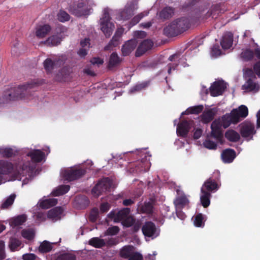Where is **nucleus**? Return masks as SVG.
<instances>
[{"mask_svg": "<svg viewBox=\"0 0 260 260\" xmlns=\"http://www.w3.org/2000/svg\"><path fill=\"white\" fill-rule=\"evenodd\" d=\"M27 156L30 157L33 162H40L44 158L45 153L40 150L35 149L28 152Z\"/></svg>", "mask_w": 260, "mask_h": 260, "instance_id": "obj_22", "label": "nucleus"}, {"mask_svg": "<svg viewBox=\"0 0 260 260\" xmlns=\"http://www.w3.org/2000/svg\"><path fill=\"white\" fill-rule=\"evenodd\" d=\"M76 255L70 253H64L58 256L55 260H76Z\"/></svg>", "mask_w": 260, "mask_h": 260, "instance_id": "obj_49", "label": "nucleus"}, {"mask_svg": "<svg viewBox=\"0 0 260 260\" xmlns=\"http://www.w3.org/2000/svg\"><path fill=\"white\" fill-rule=\"evenodd\" d=\"M218 188L216 181L213 178H209L204 182L201 189H203L205 191H208L211 193L212 192L216 191Z\"/></svg>", "mask_w": 260, "mask_h": 260, "instance_id": "obj_19", "label": "nucleus"}, {"mask_svg": "<svg viewBox=\"0 0 260 260\" xmlns=\"http://www.w3.org/2000/svg\"><path fill=\"white\" fill-rule=\"evenodd\" d=\"M41 84L38 81H34L6 90L3 95L0 96V106L8 104L12 101L28 98L31 95V90Z\"/></svg>", "mask_w": 260, "mask_h": 260, "instance_id": "obj_1", "label": "nucleus"}, {"mask_svg": "<svg viewBox=\"0 0 260 260\" xmlns=\"http://www.w3.org/2000/svg\"><path fill=\"white\" fill-rule=\"evenodd\" d=\"M236 156V152L232 149H226L221 153L222 161L225 163H231L233 162Z\"/></svg>", "mask_w": 260, "mask_h": 260, "instance_id": "obj_23", "label": "nucleus"}, {"mask_svg": "<svg viewBox=\"0 0 260 260\" xmlns=\"http://www.w3.org/2000/svg\"><path fill=\"white\" fill-rule=\"evenodd\" d=\"M232 111H235L237 115L238 123L240 121V118H244L248 114V109L245 105H241L237 109H234Z\"/></svg>", "mask_w": 260, "mask_h": 260, "instance_id": "obj_29", "label": "nucleus"}, {"mask_svg": "<svg viewBox=\"0 0 260 260\" xmlns=\"http://www.w3.org/2000/svg\"><path fill=\"white\" fill-rule=\"evenodd\" d=\"M52 249V246L50 243L47 241H43L40 245L39 250L42 253H47L50 251Z\"/></svg>", "mask_w": 260, "mask_h": 260, "instance_id": "obj_46", "label": "nucleus"}, {"mask_svg": "<svg viewBox=\"0 0 260 260\" xmlns=\"http://www.w3.org/2000/svg\"><path fill=\"white\" fill-rule=\"evenodd\" d=\"M67 71V69L63 68L58 72L57 75L56 80L58 81H61L63 80L64 75H66V72Z\"/></svg>", "mask_w": 260, "mask_h": 260, "instance_id": "obj_62", "label": "nucleus"}, {"mask_svg": "<svg viewBox=\"0 0 260 260\" xmlns=\"http://www.w3.org/2000/svg\"><path fill=\"white\" fill-rule=\"evenodd\" d=\"M235 111H231L230 113H227L223 115L220 118V123L223 128L228 127L231 123L236 124L237 122V118Z\"/></svg>", "mask_w": 260, "mask_h": 260, "instance_id": "obj_9", "label": "nucleus"}, {"mask_svg": "<svg viewBox=\"0 0 260 260\" xmlns=\"http://www.w3.org/2000/svg\"><path fill=\"white\" fill-rule=\"evenodd\" d=\"M91 10V6L84 0L75 2L69 8V11L72 14L79 17L89 15Z\"/></svg>", "mask_w": 260, "mask_h": 260, "instance_id": "obj_2", "label": "nucleus"}, {"mask_svg": "<svg viewBox=\"0 0 260 260\" xmlns=\"http://www.w3.org/2000/svg\"><path fill=\"white\" fill-rule=\"evenodd\" d=\"M239 131L241 136L247 140L253 139L256 134L254 124L249 121H245L239 125Z\"/></svg>", "mask_w": 260, "mask_h": 260, "instance_id": "obj_5", "label": "nucleus"}, {"mask_svg": "<svg viewBox=\"0 0 260 260\" xmlns=\"http://www.w3.org/2000/svg\"><path fill=\"white\" fill-rule=\"evenodd\" d=\"M6 257L5 242L3 241H0V260L4 259Z\"/></svg>", "mask_w": 260, "mask_h": 260, "instance_id": "obj_58", "label": "nucleus"}, {"mask_svg": "<svg viewBox=\"0 0 260 260\" xmlns=\"http://www.w3.org/2000/svg\"><path fill=\"white\" fill-rule=\"evenodd\" d=\"M254 51L250 49H246L240 54V57L242 60L248 61L252 60L254 55Z\"/></svg>", "mask_w": 260, "mask_h": 260, "instance_id": "obj_39", "label": "nucleus"}, {"mask_svg": "<svg viewBox=\"0 0 260 260\" xmlns=\"http://www.w3.org/2000/svg\"><path fill=\"white\" fill-rule=\"evenodd\" d=\"M22 236L28 240H31L35 237V233L32 229H24L21 231Z\"/></svg>", "mask_w": 260, "mask_h": 260, "instance_id": "obj_48", "label": "nucleus"}, {"mask_svg": "<svg viewBox=\"0 0 260 260\" xmlns=\"http://www.w3.org/2000/svg\"><path fill=\"white\" fill-rule=\"evenodd\" d=\"M222 127L220 123V118L215 119L211 125V137L221 143L223 139Z\"/></svg>", "mask_w": 260, "mask_h": 260, "instance_id": "obj_7", "label": "nucleus"}, {"mask_svg": "<svg viewBox=\"0 0 260 260\" xmlns=\"http://www.w3.org/2000/svg\"><path fill=\"white\" fill-rule=\"evenodd\" d=\"M203 144L205 147L209 149H215L217 148L216 143L210 140H206Z\"/></svg>", "mask_w": 260, "mask_h": 260, "instance_id": "obj_56", "label": "nucleus"}, {"mask_svg": "<svg viewBox=\"0 0 260 260\" xmlns=\"http://www.w3.org/2000/svg\"><path fill=\"white\" fill-rule=\"evenodd\" d=\"M88 244L96 248H101L106 245L105 240L99 237L91 238L89 240Z\"/></svg>", "mask_w": 260, "mask_h": 260, "instance_id": "obj_34", "label": "nucleus"}, {"mask_svg": "<svg viewBox=\"0 0 260 260\" xmlns=\"http://www.w3.org/2000/svg\"><path fill=\"white\" fill-rule=\"evenodd\" d=\"M16 151L11 148H0V154L5 158H10L16 155Z\"/></svg>", "mask_w": 260, "mask_h": 260, "instance_id": "obj_40", "label": "nucleus"}, {"mask_svg": "<svg viewBox=\"0 0 260 260\" xmlns=\"http://www.w3.org/2000/svg\"><path fill=\"white\" fill-rule=\"evenodd\" d=\"M119 231V229L117 226H113L109 228L105 232L106 235H115Z\"/></svg>", "mask_w": 260, "mask_h": 260, "instance_id": "obj_55", "label": "nucleus"}, {"mask_svg": "<svg viewBox=\"0 0 260 260\" xmlns=\"http://www.w3.org/2000/svg\"><path fill=\"white\" fill-rule=\"evenodd\" d=\"M128 260H143V256L139 252L135 251L128 258Z\"/></svg>", "mask_w": 260, "mask_h": 260, "instance_id": "obj_59", "label": "nucleus"}, {"mask_svg": "<svg viewBox=\"0 0 260 260\" xmlns=\"http://www.w3.org/2000/svg\"><path fill=\"white\" fill-rule=\"evenodd\" d=\"M137 7L134 3H131L125 6L124 9L120 13V16L123 20L130 19L134 14L135 10Z\"/></svg>", "mask_w": 260, "mask_h": 260, "instance_id": "obj_14", "label": "nucleus"}, {"mask_svg": "<svg viewBox=\"0 0 260 260\" xmlns=\"http://www.w3.org/2000/svg\"><path fill=\"white\" fill-rule=\"evenodd\" d=\"M16 195L12 194L10 195L7 199L3 202L1 205L2 209H6L10 207L14 203Z\"/></svg>", "mask_w": 260, "mask_h": 260, "instance_id": "obj_44", "label": "nucleus"}, {"mask_svg": "<svg viewBox=\"0 0 260 260\" xmlns=\"http://www.w3.org/2000/svg\"><path fill=\"white\" fill-rule=\"evenodd\" d=\"M122 220L123 225L126 228L131 227L135 222V219L132 216H128Z\"/></svg>", "mask_w": 260, "mask_h": 260, "instance_id": "obj_52", "label": "nucleus"}, {"mask_svg": "<svg viewBox=\"0 0 260 260\" xmlns=\"http://www.w3.org/2000/svg\"><path fill=\"white\" fill-rule=\"evenodd\" d=\"M144 17L143 13H140L135 16L129 22V27H132L138 23Z\"/></svg>", "mask_w": 260, "mask_h": 260, "instance_id": "obj_54", "label": "nucleus"}, {"mask_svg": "<svg viewBox=\"0 0 260 260\" xmlns=\"http://www.w3.org/2000/svg\"><path fill=\"white\" fill-rule=\"evenodd\" d=\"M99 217V211L98 209H93L89 216V220L92 222H95Z\"/></svg>", "mask_w": 260, "mask_h": 260, "instance_id": "obj_53", "label": "nucleus"}, {"mask_svg": "<svg viewBox=\"0 0 260 260\" xmlns=\"http://www.w3.org/2000/svg\"><path fill=\"white\" fill-rule=\"evenodd\" d=\"M255 79H247L245 83L242 86V89L246 92H257L259 86L257 83L255 81Z\"/></svg>", "mask_w": 260, "mask_h": 260, "instance_id": "obj_18", "label": "nucleus"}, {"mask_svg": "<svg viewBox=\"0 0 260 260\" xmlns=\"http://www.w3.org/2000/svg\"><path fill=\"white\" fill-rule=\"evenodd\" d=\"M86 173L85 169H67L62 172V177L66 180L72 181L82 177Z\"/></svg>", "mask_w": 260, "mask_h": 260, "instance_id": "obj_6", "label": "nucleus"}, {"mask_svg": "<svg viewBox=\"0 0 260 260\" xmlns=\"http://www.w3.org/2000/svg\"><path fill=\"white\" fill-rule=\"evenodd\" d=\"M175 9L172 7L167 6L164 8L159 13V17L163 21L168 20L174 14Z\"/></svg>", "mask_w": 260, "mask_h": 260, "instance_id": "obj_24", "label": "nucleus"}, {"mask_svg": "<svg viewBox=\"0 0 260 260\" xmlns=\"http://www.w3.org/2000/svg\"><path fill=\"white\" fill-rule=\"evenodd\" d=\"M155 224L152 221H146L142 227V231L144 235L147 237H153L156 232Z\"/></svg>", "mask_w": 260, "mask_h": 260, "instance_id": "obj_15", "label": "nucleus"}, {"mask_svg": "<svg viewBox=\"0 0 260 260\" xmlns=\"http://www.w3.org/2000/svg\"><path fill=\"white\" fill-rule=\"evenodd\" d=\"M14 166L12 162L5 160H0V174L3 176L13 173Z\"/></svg>", "mask_w": 260, "mask_h": 260, "instance_id": "obj_16", "label": "nucleus"}, {"mask_svg": "<svg viewBox=\"0 0 260 260\" xmlns=\"http://www.w3.org/2000/svg\"><path fill=\"white\" fill-rule=\"evenodd\" d=\"M112 185V181L109 178H104L99 181L92 189L93 196L98 197L103 193L110 191Z\"/></svg>", "mask_w": 260, "mask_h": 260, "instance_id": "obj_4", "label": "nucleus"}, {"mask_svg": "<svg viewBox=\"0 0 260 260\" xmlns=\"http://www.w3.org/2000/svg\"><path fill=\"white\" fill-rule=\"evenodd\" d=\"M111 18L108 9H105L101 18V30L105 34L106 38H109L112 34L114 25L110 22Z\"/></svg>", "mask_w": 260, "mask_h": 260, "instance_id": "obj_3", "label": "nucleus"}, {"mask_svg": "<svg viewBox=\"0 0 260 260\" xmlns=\"http://www.w3.org/2000/svg\"><path fill=\"white\" fill-rule=\"evenodd\" d=\"M134 252L135 247L127 245L124 246L120 249L119 255L121 258L128 259Z\"/></svg>", "mask_w": 260, "mask_h": 260, "instance_id": "obj_28", "label": "nucleus"}, {"mask_svg": "<svg viewBox=\"0 0 260 260\" xmlns=\"http://www.w3.org/2000/svg\"><path fill=\"white\" fill-rule=\"evenodd\" d=\"M60 38L56 35H53L49 37L45 42L44 44L49 46H56L60 44Z\"/></svg>", "mask_w": 260, "mask_h": 260, "instance_id": "obj_42", "label": "nucleus"}, {"mask_svg": "<svg viewBox=\"0 0 260 260\" xmlns=\"http://www.w3.org/2000/svg\"><path fill=\"white\" fill-rule=\"evenodd\" d=\"M216 111L214 109L204 111L200 116L201 121L203 123H208L213 120Z\"/></svg>", "mask_w": 260, "mask_h": 260, "instance_id": "obj_21", "label": "nucleus"}, {"mask_svg": "<svg viewBox=\"0 0 260 260\" xmlns=\"http://www.w3.org/2000/svg\"><path fill=\"white\" fill-rule=\"evenodd\" d=\"M180 34L186 30L189 27L190 23L188 18L182 17L173 21Z\"/></svg>", "mask_w": 260, "mask_h": 260, "instance_id": "obj_17", "label": "nucleus"}, {"mask_svg": "<svg viewBox=\"0 0 260 260\" xmlns=\"http://www.w3.org/2000/svg\"><path fill=\"white\" fill-rule=\"evenodd\" d=\"M233 42V35L232 33L228 32L222 37L220 44L223 49H228L232 46Z\"/></svg>", "mask_w": 260, "mask_h": 260, "instance_id": "obj_25", "label": "nucleus"}, {"mask_svg": "<svg viewBox=\"0 0 260 260\" xmlns=\"http://www.w3.org/2000/svg\"><path fill=\"white\" fill-rule=\"evenodd\" d=\"M36 258L37 255L34 253H26L22 255L23 260H35Z\"/></svg>", "mask_w": 260, "mask_h": 260, "instance_id": "obj_63", "label": "nucleus"}, {"mask_svg": "<svg viewBox=\"0 0 260 260\" xmlns=\"http://www.w3.org/2000/svg\"><path fill=\"white\" fill-rule=\"evenodd\" d=\"M203 220V215L202 213H199L195 216L194 224L197 227H202L204 225Z\"/></svg>", "mask_w": 260, "mask_h": 260, "instance_id": "obj_51", "label": "nucleus"}, {"mask_svg": "<svg viewBox=\"0 0 260 260\" xmlns=\"http://www.w3.org/2000/svg\"><path fill=\"white\" fill-rule=\"evenodd\" d=\"M245 80L247 79H256V77L253 70L251 69H247L245 73Z\"/></svg>", "mask_w": 260, "mask_h": 260, "instance_id": "obj_57", "label": "nucleus"}, {"mask_svg": "<svg viewBox=\"0 0 260 260\" xmlns=\"http://www.w3.org/2000/svg\"><path fill=\"white\" fill-rule=\"evenodd\" d=\"M153 46V43L150 40H145L142 42L138 47L135 53L137 57H140L143 55L148 50L151 49Z\"/></svg>", "mask_w": 260, "mask_h": 260, "instance_id": "obj_13", "label": "nucleus"}, {"mask_svg": "<svg viewBox=\"0 0 260 260\" xmlns=\"http://www.w3.org/2000/svg\"><path fill=\"white\" fill-rule=\"evenodd\" d=\"M226 88L225 84L223 81H216L210 87V93L212 96H217L221 95Z\"/></svg>", "mask_w": 260, "mask_h": 260, "instance_id": "obj_11", "label": "nucleus"}, {"mask_svg": "<svg viewBox=\"0 0 260 260\" xmlns=\"http://www.w3.org/2000/svg\"><path fill=\"white\" fill-rule=\"evenodd\" d=\"M193 124L194 121L192 120H183L180 121L177 127L176 132L178 136L186 138Z\"/></svg>", "mask_w": 260, "mask_h": 260, "instance_id": "obj_8", "label": "nucleus"}, {"mask_svg": "<svg viewBox=\"0 0 260 260\" xmlns=\"http://www.w3.org/2000/svg\"><path fill=\"white\" fill-rule=\"evenodd\" d=\"M225 137L228 141L232 142H237L240 139V134L232 129H230L226 131Z\"/></svg>", "mask_w": 260, "mask_h": 260, "instance_id": "obj_31", "label": "nucleus"}, {"mask_svg": "<svg viewBox=\"0 0 260 260\" xmlns=\"http://www.w3.org/2000/svg\"><path fill=\"white\" fill-rule=\"evenodd\" d=\"M253 71L260 78V61H257L253 65Z\"/></svg>", "mask_w": 260, "mask_h": 260, "instance_id": "obj_64", "label": "nucleus"}, {"mask_svg": "<svg viewBox=\"0 0 260 260\" xmlns=\"http://www.w3.org/2000/svg\"><path fill=\"white\" fill-rule=\"evenodd\" d=\"M119 40L120 38H118V37L114 35L112 37V39L109 42V45L113 47H116L119 44Z\"/></svg>", "mask_w": 260, "mask_h": 260, "instance_id": "obj_61", "label": "nucleus"}, {"mask_svg": "<svg viewBox=\"0 0 260 260\" xmlns=\"http://www.w3.org/2000/svg\"><path fill=\"white\" fill-rule=\"evenodd\" d=\"M57 204V199L50 198L41 202L40 204V206L43 209H48L51 207L55 206Z\"/></svg>", "mask_w": 260, "mask_h": 260, "instance_id": "obj_37", "label": "nucleus"}, {"mask_svg": "<svg viewBox=\"0 0 260 260\" xmlns=\"http://www.w3.org/2000/svg\"><path fill=\"white\" fill-rule=\"evenodd\" d=\"M21 244V241L20 240L15 238H12L10 240L9 246L12 251H15L18 247L20 246Z\"/></svg>", "mask_w": 260, "mask_h": 260, "instance_id": "obj_43", "label": "nucleus"}, {"mask_svg": "<svg viewBox=\"0 0 260 260\" xmlns=\"http://www.w3.org/2000/svg\"><path fill=\"white\" fill-rule=\"evenodd\" d=\"M70 189V186L69 185H61L59 186L57 188L54 189L52 192V196L57 197L63 195L67 193Z\"/></svg>", "mask_w": 260, "mask_h": 260, "instance_id": "obj_35", "label": "nucleus"}, {"mask_svg": "<svg viewBox=\"0 0 260 260\" xmlns=\"http://www.w3.org/2000/svg\"><path fill=\"white\" fill-rule=\"evenodd\" d=\"M137 43L138 42L136 39H131L126 41L121 47L122 56H128L135 50Z\"/></svg>", "mask_w": 260, "mask_h": 260, "instance_id": "obj_12", "label": "nucleus"}, {"mask_svg": "<svg viewBox=\"0 0 260 260\" xmlns=\"http://www.w3.org/2000/svg\"><path fill=\"white\" fill-rule=\"evenodd\" d=\"M43 64L44 69L46 72L48 73H51L54 69L55 64L54 62L51 59L48 58L44 60Z\"/></svg>", "mask_w": 260, "mask_h": 260, "instance_id": "obj_45", "label": "nucleus"}, {"mask_svg": "<svg viewBox=\"0 0 260 260\" xmlns=\"http://www.w3.org/2000/svg\"><path fill=\"white\" fill-rule=\"evenodd\" d=\"M144 157L136 161L135 166L137 171L142 172H147L150 166V157L151 155L144 154Z\"/></svg>", "mask_w": 260, "mask_h": 260, "instance_id": "obj_10", "label": "nucleus"}, {"mask_svg": "<svg viewBox=\"0 0 260 260\" xmlns=\"http://www.w3.org/2000/svg\"><path fill=\"white\" fill-rule=\"evenodd\" d=\"M204 106L202 105L195 106L193 107H191L188 108L184 112L182 113V115L183 114H198L202 112L203 110Z\"/></svg>", "mask_w": 260, "mask_h": 260, "instance_id": "obj_41", "label": "nucleus"}, {"mask_svg": "<svg viewBox=\"0 0 260 260\" xmlns=\"http://www.w3.org/2000/svg\"><path fill=\"white\" fill-rule=\"evenodd\" d=\"M51 30L49 24L38 25L36 28V36L39 39L45 37Z\"/></svg>", "mask_w": 260, "mask_h": 260, "instance_id": "obj_20", "label": "nucleus"}, {"mask_svg": "<svg viewBox=\"0 0 260 260\" xmlns=\"http://www.w3.org/2000/svg\"><path fill=\"white\" fill-rule=\"evenodd\" d=\"M122 61V59L119 57L117 53L115 52L112 53L110 55L108 67L109 69H111L117 66Z\"/></svg>", "mask_w": 260, "mask_h": 260, "instance_id": "obj_32", "label": "nucleus"}, {"mask_svg": "<svg viewBox=\"0 0 260 260\" xmlns=\"http://www.w3.org/2000/svg\"><path fill=\"white\" fill-rule=\"evenodd\" d=\"M130 211L131 210L128 208H125L119 211L116 213L117 219L119 220H122L125 218L128 217V215H129Z\"/></svg>", "mask_w": 260, "mask_h": 260, "instance_id": "obj_47", "label": "nucleus"}, {"mask_svg": "<svg viewBox=\"0 0 260 260\" xmlns=\"http://www.w3.org/2000/svg\"><path fill=\"white\" fill-rule=\"evenodd\" d=\"M63 213V209L61 207H57L48 211L47 217L52 220H57L60 219L61 215Z\"/></svg>", "mask_w": 260, "mask_h": 260, "instance_id": "obj_26", "label": "nucleus"}, {"mask_svg": "<svg viewBox=\"0 0 260 260\" xmlns=\"http://www.w3.org/2000/svg\"><path fill=\"white\" fill-rule=\"evenodd\" d=\"M27 219V217L25 214L18 215L12 218L10 220V225L12 227H16L22 225Z\"/></svg>", "mask_w": 260, "mask_h": 260, "instance_id": "obj_33", "label": "nucleus"}, {"mask_svg": "<svg viewBox=\"0 0 260 260\" xmlns=\"http://www.w3.org/2000/svg\"><path fill=\"white\" fill-rule=\"evenodd\" d=\"M188 203L189 201L185 195L178 197L174 201L176 208H182Z\"/></svg>", "mask_w": 260, "mask_h": 260, "instance_id": "obj_36", "label": "nucleus"}, {"mask_svg": "<svg viewBox=\"0 0 260 260\" xmlns=\"http://www.w3.org/2000/svg\"><path fill=\"white\" fill-rule=\"evenodd\" d=\"M153 209V204L150 202H145L143 205L139 207V210L141 213L147 214H152Z\"/></svg>", "mask_w": 260, "mask_h": 260, "instance_id": "obj_38", "label": "nucleus"}, {"mask_svg": "<svg viewBox=\"0 0 260 260\" xmlns=\"http://www.w3.org/2000/svg\"><path fill=\"white\" fill-rule=\"evenodd\" d=\"M176 25L172 21L168 26L164 28V34L167 37H175L180 34Z\"/></svg>", "mask_w": 260, "mask_h": 260, "instance_id": "obj_27", "label": "nucleus"}, {"mask_svg": "<svg viewBox=\"0 0 260 260\" xmlns=\"http://www.w3.org/2000/svg\"><path fill=\"white\" fill-rule=\"evenodd\" d=\"M58 20L61 22L69 21L70 19V16L64 10H60L57 14Z\"/></svg>", "mask_w": 260, "mask_h": 260, "instance_id": "obj_50", "label": "nucleus"}, {"mask_svg": "<svg viewBox=\"0 0 260 260\" xmlns=\"http://www.w3.org/2000/svg\"><path fill=\"white\" fill-rule=\"evenodd\" d=\"M201 192L200 201L201 205L204 208H207L210 204L211 193L208 191H204L203 189H201Z\"/></svg>", "mask_w": 260, "mask_h": 260, "instance_id": "obj_30", "label": "nucleus"}, {"mask_svg": "<svg viewBox=\"0 0 260 260\" xmlns=\"http://www.w3.org/2000/svg\"><path fill=\"white\" fill-rule=\"evenodd\" d=\"M147 34L142 30H137L134 32V36L136 38H144L146 37Z\"/></svg>", "mask_w": 260, "mask_h": 260, "instance_id": "obj_60", "label": "nucleus"}]
</instances>
